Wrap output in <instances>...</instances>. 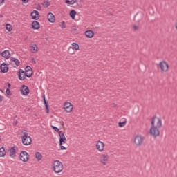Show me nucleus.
<instances>
[{
	"label": "nucleus",
	"instance_id": "nucleus-35",
	"mask_svg": "<svg viewBox=\"0 0 177 177\" xmlns=\"http://www.w3.org/2000/svg\"><path fill=\"white\" fill-rule=\"evenodd\" d=\"M44 8H48L49 6V3L48 1L44 2Z\"/></svg>",
	"mask_w": 177,
	"mask_h": 177
},
{
	"label": "nucleus",
	"instance_id": "nucleus-4",
	"mask_svg": "<svg viewBox=\"0 0 177 177\" xmlns=\"http://www.w3.org/2000/svg\"><path fill=\"white\" fill-rule=\"evenodd\" d=\"M53 171L55 174H60L63 171V163L59 160H55L53 163Z\"/></svg>",
	"mask_w": 177,
	"mask_h": 177
},
{
	"label": "nucleus",
	"instance_id": "nucleus-36",
	"mask_svg": "<svg viewBox=\"0 0 177 177\" xmlns=\"http://www.w3.org/2000/svg\"><path fill=\"white\" fill-rule=\"evenodd\" d=\"M61 150H66V147L63 146V145H60Z\"/></svg>",
	"mask_w": 177,
	"mask_h": 177
},
{
	"label": "nucleus",
	"instance_id": "nucleus-2",
	"mask_svg": "<svg viewBox=\"0 0 177 177\" xmlns=\"http://www.w3.org/2000/svg\"><path fill=\"white\" fill-rule=\"evenodd\" d=\"M151 127L154 128H161L162 127V120L157 116L153 117L151 120Z\"/></svg>",
	"mask_w": 177,
	"mask_h": 177
},
{
	"label": "nucleus",
	"instance_id": "nucleus-15",
	"mask_svg": "<svg viewBox=\"0 0 177 177\" xmlns=\"http://www.w3.org/2000/svg\"><path fill=\"white\" fill-rule=\"evenodd\" d=\"M0 70L1 73H8V71H9V66L5 63H3L0 66Z\"/></svg>",
	"mask_w": 177,
	"mask_h": 177
},
{
	"label": "nucleus",
	"instance_id": "nucleus-25",
	"mask_svg": "<svg viewBox=\"0 0 177 177\" xmlns=\"http://www.w3.org/2000/svg\"><path fill=\"white\" fill-rule=\"evenodd\" d=\"M6 154L4 147L0 148V157H3Z\"/></svg>",
	"mask_w": 177,
	"mask_h": 177
},
{
	"label": "nucleus",
	"instance_id": "nucleus-21",
	"mask_svg": "<svg viewBox=\"0 0 177 177\" xmlns=\"http://www.w3.org/2000/svg\"><path fill=\"white\" fill-rule=\"evenodd\" d=\"M95 33H93V31L92 30H86L85 32V35L87 37V38H93V35Z\"/></svg>",
	"mask_w": 177,
	"mask_h": 177
},
{
	"label": "nucleus",
	"instance_id": "nucleus-7",
	"mask_svg": "<svg viewBox=\"0 0 177 177\" xmlns=\"http://www.w3.org/2000/svg\"><path fill=\"white\" fill-rule=\"evenodd\" d=\"M29 157L30 156L28 155V153H27L26 151H21L19 155V158L21 161H23V162H27V161H28Z\"/></svg>",
	"mask_w": 177,
	"mask_h": 177
},
{
	"label": "nucleus",
	"instance_id": "nucleus-18",
	"mask_svg": "<svg viewBox=\"0 0 177 177\" xmlns=\"http://www.w3.org/2000/svg\"><path fill=\"white\" fill-rule=\"evenodd\" d=\"M16 149H17V147H13L10 148V156L13 158L14 157H16Z\"/></svg>",
	"mask_w": 177,
	"mask_h": 177
},
{
	"label": "nucleus",
	"instance_id": "nucleus-11",
	"mask_svg": "<svg viewBox=\"0 0 177 177\" xmlns=\"http://www.w3.org/2000/svg\"><path fill=\"white\" fill-rule=\"evenodd\" d=\"M59 146H62L63 143H66V136H64V133L63 131L59 132Z\"/></svg>",
	"mask_w": 177,
	"mask_h": 177
},
{
	"label": "nucleus",
	"instance_id": "nucleus-24",
	"mask_svg": "<svg viewBox=\"0 0 177 177\" xmlns=\"http://www.w3.org/2000/svg\"><path fill=\"white\" fill-rule=\"evenodd\" d=\"M35 158H37L38 161H41V160H42V154L39 152H36Z\"/></svg>",
	"mask_w": 177,
	"mask_h": 177
},
{
	"label": "nucleus",
	"instance_id": "nucleus-39",
	"mask_svg": "<svg viewBox=\"0 0 177 177\" xmlns=\"http://www.w3.org/2000/svg\"><path fill=\"white\" fill-rule=\"evenodd\" d=\"M3 99V97L0 95V102H2Z\"/></svg>",
	"mask_w": 177,
	"mask_h": 177
},
{
	"label": "nucleus",
	"instance_id": "nucleus-29",
	"mask_svg": "<svg viewBox=\"0 0 177 177\" xmlns=\"http://www.w3.org/2000/svg\"><path fill=\"white\" fill-rule=\"evenodd\" d=\"M6 29L7 30V31H12V25H10V24H7L6 25Z\"/></svg>",
	"mask_w": 177,
	"mask_h": 177
},
{
	"label": "nucleus",
	"instance_id": "nucleus-32",
	"mask_svg": "<svg viewBox=\"0 0 177 177\" xmlns=\"http://www.w3.org/2000/svg\"><path fill=\"white\" fill-rule=\"evenodd\" d=\"M59 27H61V28H66V22L62 21Z\"/></svg>",
	"mask_w": 177,
	"mask_h": 177
},
{
	"label": "nucleus",
	"instance_id": "nucleus-8",
	"mask_svg": "<svg viewBox=\"0 0 177 177\" xmlns=\"http://www.w3.org/2000/svg\"><path fill=\"white\" fill-rule=\"evenodd\" d=\"M144 140H145V138H143L140 135H138L135 137L134 143L136 145V146H140L141 145L143 144Z\"/></svg>",
	"mask_w": 177,
	"mask_h": 177
},
{
	"label": "nucleus",
	"instance_id": "nucleus-23",
	"mask_svg": "<svg viewBox=\"0 0 177 177\" xmlns=\"http://www.w3.org/2000/svg\"><path fill=\"white\" fill-rule=\"evenodd\" d=\"M10 60L11 62H14L17 67H19V66H20V61H19V59H17V58L11 57Z\"/></svg>",
	"mask_w": 177,
	"mask_h": 177
},
{
	"label": "nucleus",
	"instance_id": "nucleus-22",
	"mask_svg": "<svg viewBox=\"0 0 177 177\" xmlns=\"http://www.w3.org/2000/svg\"><path fill=\"white\" fill-rule=\"evenodd\" d=\"M30 50L32 53H37L38 52V46L37 44H32L30 46Z\"/></svg>",
	"mask_w": 177,
	"mask_h": 177
},
{
	"label": "nucleus",
	"instance_id": "nucleus-6",
	"mask_svg": "<svg viewBox=\"0 0 177 177\" xmlns=\"http://www.w3.org/2000/svg\"><path fill=\"white\" fill-rule=\"evenodd\" d=\"M149 135L153 138H157L160 136V127H152L149 129Z\"/></svg>",
	"mask_w": 177,
	"mask_h": 177
},
{
	"label": "nucleus",
	"instance_id": "nucleus-37",
	"mask_svg": "<svg viewBox=\"0 0 177 177\" xmlns=\"http://www.w3.org/2000/svg\"><path fill=\"white\" fill-rule=\"evenodd\" d=\"M7 86H8V88H10V86H12V85L9 82L7 83Z\"/></svg>",
	"mask_w": 177,
	"mask_h": 177
},
{
	"label": "nucleus",
	"instance_id": "nucleus-27",
	"mask_svg": "<svg viewBox=\"0 0 177 177\" xmlns=\"http://www.w3.org/2000/svg\"><path fill=\"white\" fill-rule=\"evenodd\" d=\"M65 2L68 5H74L77 2V0H65Z\"/></svg>",
	"mask_w": 177,
	"mask_h": 177
},
{
	"label": "nucleus",
	"instance_id": "nucleus-10",
	"mask_svg": "<svg viewBox=\"0 0 177 177\" xmlns=\"http://www.w3.org/2000/svg\"><path fill=\"white\" fill-rule=\"evenodd\" d=\"M64 109L66 113H71V111H73V104L70 102H65Z\"/></svg>",
	"mask_w": 177,
	"mask_h": 177
},
{
	"label": "nucleus",
	"instance_id": "nucleus-33",
	"mask_svg": "<svg viewBox=\"0 0 177 177\" xmlns=\"http://www.w3.org/2000/svg\"><path fill=\"white\" fill-rule=\"evenodd\" d=\"M53 129H54V131H55V132H60V130L59 129V128L56 127V126H51Z\"/></svg>",
	"mask_w": 177,
	"mask_h": 177
},
{
	"label": "nucleus",
	"instance_id": "nucleus-26",
	"mask_svg": "<svg viewBox=\"0 0 177 177\" xmlns=\"http://www.w3.org/2000/svg\"><path fill=\"white\" fill-rule=\"evenodd\" d=\"M75 15H77V12H75V10H72L70 12V16H71V19H75Z\"/></svg>",
	"mask_w": 177,
	"mask_h": 177
},
{
	"label": "nucleus",
	"instance_id": "nucleus-30",
	"mask_svg": "<svg viewBox=\"0 0 177 177\" xmlns=\"http://www.w3.org/2000/svg\"><path fill=\"white\" fill-rule=\"evenodd\" d=\"M126 124H127V120H124L122 122H120L118 123V125H119V127H125Z\"/></svg>",
	"mask_w": 177,
	"mask_h": 177
},
{
	"label": "nucleus",
	"instance_id": "nucleus-9",
	"mask_svg": "<svg viewBox=\"0 0 177 177\" xmlns=\"http://www.w3.org/2000/svg\"><path fill=\"white\" fill-rule=\"evenodd\" d=\"M20 91L21 95L24 96H27L28 93H30V88H28V86L26 85H22L20 88Z\"/></svg>",
	"mask_w": 177,
	"mask_h": 177
},
{
	"label": "nucleus",
	"instance_id": "nucleus-16",
	"mask_svg": "<svg viewBox=\"0 0 177 177\" xmlns=\"http://www.w3.org/2000/svg\"><path fill=\"white\" fill-rule=\"evenodd\" d=\"M30 16H32L33 20H38V19H39V12L33 10L32 12L30 13Z\"/></svg>",
	"mask_w": 177,
	"mask_h": 177
},
{
	"label": "nucleus",
	"instance_id": "nucleus-13",
	"mask_svg": "<svg viewBox=\"0 0 177 177\" xmlns=\"http://www.w3.org/2000/svg\"><path fill=\"white\" fill-rule=\"evenodd\" d=\"M109 161V155L107 154H103L101 157H100V162L101 164H102L103 165H106V162Z\"/></svg>",
	"mask_w": 177,
	"mask_h": 177
},
{
	"label": "nucleus",
	"instance_id": "nucleus-40",
	"mask_svg": "<svg viewBox=\"0 0 177 177\" xmlns=\"http://www.w3.org/2000/svg\"><path fill=\"white\" fill-rule=\"evenodd\" d=\"M24 74H26V73H24H24H21V77H23Z\"/></svg>",
	"mask_w": 177,
	"mask_h": 177
},
{
	"label": "nucleus",
	"instance_id": "nucleus-12",
	"mask_svg": "<svg viewBox=\"0 0 177 177\" xmlns=\"http://www.w3.org/2000/svg\"><path fill=\"white\" fill-rule=\"evenodd\" d=\"M96 149L98 151H103L104 150V143L102 141H98L96 144Z\"/></svg>",
	"mask_w": 177,
	"mask_h": 177
},
{
	"label": "nucleus",
	"instance_id": "nucleus-43",
	"mask_svg": "<svg viewBox=\"0 0 177 177\" xmlns=\"http://www.w3.org/2000/svg\"><path fill=\"white\" fill-rule=\"evenodd\" d=\"M0 17H2V15H0Z\"/></svg>",
	"mask_w": 177,
	"mask_h": 177
},
{
	"label": "nucleus",
	"instance_id": "nucleus-1",
	"mask_svg": "<svg viewBox=\"0 0 177 177\" xmlns=\"http://www.w3.org/2000/svg\"><path fill=\"white\" fill-rule=\"evenodd\" d=\"M21 138H22V143L23 145H24V146H30V145L32 142L31 137L28 134V131L26 130L24 131V132H23Z\"/></svg>",
	"mask_w": 177,
	"mask_h": 177
},
{
	"label": "nucleus",
	"instance_id": "nucleus-20",
	"mask_svg": "<svg viewBox=\"0 0 177 177\" xmlns=\"http://www.w3.org/2000/svg\"><path fill=\"white\" fill-rule=\"evenodd\" d=\"M32 28L33 30H38L39 28V22L37 21L32 22Z\"/></svg>",
	"mask_w": 177,
	"mask_h": 177
},
{
	"label": "nucleus",
	"instance_id": "nucleus-19",
	"mask_svg": "<svg viewBox=\"0 0 177 177\" xmlns=\"http://www.w3.org/2000/svg\"><path fill=\"white\" fill-rule=\"evenodd\" d=\"M43 99H44V103L46 107V111L47 113V114H49V104L48 103V102H46V99L45 98V94L43 95Z\"/></svg>",
	"mask_w": 177,
	"mask_h": 177
},
{
	"label": "nucleus",
	"instance_id": "nucleus-38",
	"mask_svg": "<svg viewBox=\"0 0 177 177\" xmlns=\"http://www.w3.org/2000/svg\"><path fill=\"white\" fill-rule=\"evenodd\" d=\"M22 2L24 3H27V2H28V0H22Z\"/></svg>",
	"mask_w": 177,
	"mask_h": 177
},
{
	"label": "nucleus",
	"instance_id": "nucleus-3",
	"mask_svg": "<svg viewBox=\"0 0 177 177\" xmlns=\"http://www.w3.org/2000/svg\"><path fill=\"white\" fill-rule=\"evenodd\" d=\"M159 68L162 73H168L169 71V64L165 60L159 62Z\"/></svg>",
	"mask_w": 177,
	"mask_h": 177
},
{
	"label": "nucleus",
	"instance_id": "nucleus-31",
	"mask_svg": "<svg viewBox=\"0 0 177 177\" xmlns=\"http://www.w3.org/2000/svg\"><path fill=\"white\" fill-rule=\"evenodd\" d=\"M25 71H26V73H28V71L32 72V68H31V66H27L25 68Z\"/></svg>",
	"mask_w": 177,
	"mask_h": 177
},
{
	"label": "nucleus",
	"instance_id": "nucleus-28",
	"mask_svg": "<svg viewBox=\"0 0 177 177\" xmlns=\"http://www.w3.org/2000/svg\"><path fill=\"white\" fill-rule=\"evenodd\" d=\"M72 46L75 50H78V49H80V46L77 43H73Z\"/></svg>",
	"mask_w": 177,
	"mask_h": 177
},
{
	"label": "nucleus",
	"instance_id": "nucleus-41",
	"mask_svg": "<svg viewBox=\"0 0 177 177\" xmlns=\"http://www.w3.org/2000/svg\"><path fill=\"white\" fill-rule=\"evenodd\" d=\"M5 0H0V3H3Z\"/></svg>",
	"mask_w": 177,
	"mask_h": 177
},
{
	"label": "nucleus",
	"instance_id": "nucleus-42",
	"mask_svg": "<svg viewBox=\"0 0 177 177\" xmlns=\"http://www.w3.org/2000/svg\"><path fill=\"white\" fill-rule=\"evenodd\" d=\"M134 30H138V27L133 26Z\"/></svg>",
	"mask_w": 177,
	"mask_h": 177
},
{
	"label": "nucleus",
	"instance_id": "nucleus-5",
	"mask_svg": "<svg viewBox=\"0 0 177 177\" xmlns=\"http://www.w3.org/2000/svg\"><path fill=\"white\" fill-rule=\"evenodd\" d=\"M21 73H24V71L23 69H19L18 72V77L20 81H24L26 80V77H27V78H31V77L32 76V72H31L30 73L26 72L25 73V74H24L23 77H21Z\"/></svg>",
	"mask_w": 177,
	"mask_h": 177
},
{
	"label": "nucleus",
	"instance_id": "nucleus-14",
	"mask_svg": "<svg viewBox=\"0 0 177 177\" xmlns=\"http://www.w3.org/2000/svg\"><path fill=\"white\" fill-rule=\"evenodd\" d=\"M47 19L50 23H55L56 21V17H55V15L52 12H49L47 15Z\"/></svg>",
	"mask_w": 177,
	"mask_h": 177
},
{
	"label": "nucleus",
	"instance_id": "nucleus-34",
	"mask_svg": "<svg viewBox=\"0 0 177 177\" xmlns=\"http://www.w3.org/2000/svg\"><path fill=\"white\" fill-rule=\"evenodd\" d=\"M10 94V89L7 88L6 91V96H9Z\"/></svg>",
	"mask_w": 177,
	"mask_h": 177
},
{
	"label": "nucleus",
	"instance_id": "nucleus-17",
	"mask_svg": "<svg viewBox=\"0 0 177 177\" xmlns=\"http://www.w3.org/2000/svg\"><path fill=\"white\" fill-rule=\"evenodd\" d=\"M1 56H2V57H4V59H8L10 57V52H9L8 50H5L1 53Z\"/></svg>",
	"mask_w": 177,
	"mask_h": 177
}]
</instances>
